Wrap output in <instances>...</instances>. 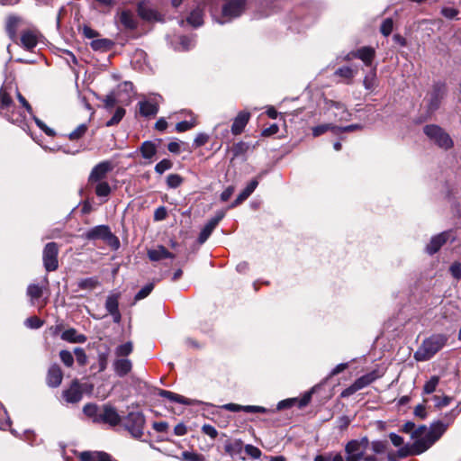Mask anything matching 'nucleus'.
<instances>
[{"instance_id":"nucleus-1","label":"nucleus","mask_w":461,"mask_h":461,"mask_svg":"<svg viewBox=\"0 0 461 461\" xmlns=\"http://www.w3.org/2000/svg\"><path fill=\"white\" fill-rule=\"evenodd\" d=\"M450 422L444 423L440 420L431 424L429 431L424 438L414 440L410 448L403 447L398 450L400 457H405L409 455H420L429 449L444 434Z\"/></svg>"},{"instance_id":"nucleus-2","label":"nucleus","mask_w":461,"mask_h":461,"mask_svg":"<svg viewBox=\"0 0 461 461\" xmlns=\"http://www.w3.org/2000/svg\"><path fill=\"white\" fill-rule=\"evenodd\" d=\"M4 112L5 117L12 123L17 124L23 130L28 126L26 122V115L23 111H16L13 103L7 86H2L0 89V113Z\"/></svg>"},{"instance_id":"nucleus-3","label":"nucleus","mask_w":461,"mask_h":461,"mask_svg":"<svg viewBox=\"0 0 461 461\" xmlns=\"http://www.w3.org/2000/svg\"><path fill=\"white\" fill-rule=\"evenodd\" d=\"M447 342V337L444 334H433L424 339L414 353L417 361H428L441 350Z\"/></svg>"},{"instance_id":"nucleus-4","label":"nucleus","mask_w":461,"mask_h":461,"mask_svg":"<svg viewBox=\"0 0 461 461\" xmlns=\"http://www.w3.org/2000/svg\"><path fill=\"white\" fill-rule=\"evenodd\" d=\"M369 444L367 437L348 441L345 446L346 461H379L375 455H365Z\"/></svg>"},{"instance_id":"nucleus-5","label":"nucleus","mask_w":461,"mask_h":461,"mask_svg":"<svg viewBox=\"0 0 461 461\" xmlns=\"http://www.w3.org/2000/svg\"><path fill=\"white\" fill-rule=\"evenodd\" d=\"M447 87L443 82H435L430 90L428 91L424 102L426 112L429 115L433 114L439 109L443 100L447 96Z\"/></svg>"},{"instance_id":"nucleus-6","label":"nucleus","mask_w":461,"mask_h":461,"mask_svg":"<svg viewBox=\"0 0 461 461\" xmlns=\"http://www.w3.org/2000/svg\"><path fill=\"white\" fill-rule=\"evenodd\" d=\"M146 419L141 411H130L122 419V425L132 438L140 439L144 434Z\"/></svg>"},{"instance_id":"nucleus-7","label":"nucleus","mask_w":461,"mask_h":461,"mask_svg":"<svg viewBox=\"0 0 461 461\" xmlns=\"http://www.w3.org/2000/svg\"><path fill=\"white\" fill-rule=\"evenodd\" d=\"M423 132L431 142L442 149L447 150L454 145L449 134L437 124L424 126Z\"/></svg>"},{"instance_id":"nucleus-8","label":"nucleus","mask_w":461,"mask_h":461,"mask_svg":"<svg viewBox=\"0 0 461 461\" xmlns=\"http://www.w3.org/2000/svg\"><path fill=\"white\" fill-rule=\"evenodd\" d=\"M222 5L221 17L217 20L221 24L230 22L239 17L244 11L247 0H225Z\"/></svg>"},{"instance_id":"nucleus-9","label":"nucleus","mask_w":461,"mask_h":461,"mask_svg":"<svg viewBox=\"0 0 461 461\" xmlns=\"http://www.w3.org/2000/svg\"><path fill=\"white\" fill-rule=\"evenodd\" d=\"M59 245L56 242H49L45 245L42 251L43 266L48 272L58 269L59 261Z\"/></svg>"},{"instance_id":"nucleus-10","label":"nucleus","mask_w":461,"mask_h":461,"mask_svg":"<svg viewBox=\"0 0 461 461\" xmlns=\"http://www.w3.org/2000/svg\"><path fill=\"white\" fill-rule=\"evenodd\" d=\"M97 419L98 423H105L109 424L111 427H115L122 423V417L120 416L114 407L105 404L103 406Z\"/></svg>"},{"instance_id":"nucleus-11","label":"nucleus","mask_w":461,"mask_h":461,"mask_svg":"<svg viewBox=\"0 0 461 461\" xmlns=\"http://www.w3.org/2000/svg\"><path fill=\"white\" fill-rule=\"evenodd\" d=\"M224 211H218L215 213V215L208 221V222L204 225V227L202 229L199 234L198 242L200 244L204 243L208 240L213 230L216 228L219 222L224 218Z\"/></svg>"},{"instance_id":"nucleus-12","label":"nucleus","mask_w":461,"mask_h":461,"mask_svg":"<svg viewBox=\"0 0 461 461\" xmlns=\"http://www.w3.org/2000/svg\"><path fill=\"white\" fill-rule=\"evenodd\" d=\"M113 169V162L109 160L102 161L93 167L88 180L91 183L102 181Z\"/></svg>"},{"instance_id":"nucleus-13","label":"nucleus","mask_w":461,"mask_h":461,"mask_svg":"<svg viewBox=\"0 0 461 461\" xmlns=\"http://www.w3.org/2000/svg\"><path fill=\"white\" fill-rule=\"evenodd\" d=\"M121 294H111L107 296L105 301V309L110 315L113 317V321L114 323H120L122 320V315L119 310V300Z\"/></svg>"},{"instance_id":"nucleus-14","label":"nucleus","mask_w":461,"mask_h":461,"mask_svg":"<svg viewBox=\"0 0 461 461\" xmlns=\"http://www.w3.org/2000/svg\"><path fill=\"white\" fill-rule=\"evenodd\" d=\"M451 238V231H443L438 235H435L431 238L429 244L426 246V252L429 255H434L437 253L441 247L447 243V241Z\"/></svg>"},{"instance_id":"nucleus-15","label":"nucleus","mask_w":461,"mask_h":461,"mask_svg":"<svg viewBox=\"0 0 461 461\" xmlns=\"http://www.w3.org/2000/svg\"><path fill=\"white\" fill-rule=\"evenodd\" d=\"M85 237L90 240H107L113 237L110 228L107 225H98L88 230Z\"/></svg>"},{"instance_id":"nucleus-16","label":"nucleus","mask_w":461,"mask_h":461,"mask_svg":"<svg viewBox=\"0 0 461 461\" xmlns=\"http://www.w3.org/2000/svg\"><path fill=\"white\" fill-rule=\"evenodd\" d=\"M62 396L68 403H77L81 401L83 393L79 383L76 380L73 381L68 389L63 391Z\"/></svg>"},{"instance_id":"nucleus-17","label":"nucleus","mask_w":461,"mask_h":461,"mask_svg":"<svg viewBox=\"0 0 461 461\" xmlns=\"http://www.w3.org/2000/svg\"><path fill=\"white\" fill-rule=\"evenodd\" d=\"M222 409L233 412L238 411H244L248 413H254V412H259V413H267L268 412V410L262 406H256V405H240L236 403H226L221 406Z\"/></svg>"},{"instance_id":"nucleus-18","label":"nucleus","mask_w":461,"mask_h":461,"mask_svg":"<svg viewBox=\"0 0 461 461\" xmlns=\"http://www.w3.org/2000/svg\"><path fill=\"white\" fill-rule=\"evenodd\" d=\"M328 109H335L333 113L334 117L339 121H348L351 117L350 113L348 111L344 104L333 100H327L325 102Z\"/></svg>"},{"instance_id":"nucleus-19","label":"nucleus","mask_w":461,"mask_h":461,"mask_svg":"<svg viewBox=\"0 0 461 461\" xmlns=\"http://www.w3.org/2000/svg\"><path fill=\"white\" fill-rule=\"evenodd\" d=\"M138 14L146 21H158L159 14L154 10L148 1H140L137 6Z\"/></svg>"},{"instance_id":"nucleus-20","label":"nucleus","mask_w":461,"mask_h":461,"mask_svg":"<svg viewBox=\"0 0 461 461\" xmlns=\"http://www.w3.org/2000/svg\"><path fill=\"white\" fill-rule=\"evenodd\" d=\"M80 461H117L106 452L103 451H83L79 454Z\"/></svg>"},{"instance_id":"nucleus-21","label":"nucleus","mask_w":461,"mask_h":461,"mask_svg":"<svg viewBox=\"0 0 461 461\" xmlns=\"http://www.w3.org/2000/svg\"><path fill=\"white\" fill-rule=\"evenodd\" d=\"M353 57L361 59L366 67H373L375 51L371 47H362L352 51Z\"/></svg>"},{"instance_id":"nucleus-22","label":"nucleus","mask_w":461,"mask_h":461,"mask_svg":"<svg viewBox=\"0 0 461 461\" xmlns=\"http://www.w3.org/2000/svg\"><path fill=\"white\" fill-rule=\"evenodd\" d=\"M158 394L161 397L167 398L171 402H178V403H181L184 405H196V404L203 403L200 401L191 400V399L185 398L180 394H177L176 393L167 391V390H160Z\"/></svg>"},{"instance_id":"nucleus-23","label":"nucleus","mask_w":461,"mask_h":461,"mask_svg":"<svg viewBox=\"0 0 461 461\" xmlns=\"http://www.w3.org/2000/svg\"><path fill=\"white\" fill-rule=\"evenodd\" d=\"M62 378L63 373L61 368L57 364L50 366L47 374L48 385L50 387H58L61 384Z\"/></svg>"},{"instance_id":"nucleus-24","label":"nucleus","mask_w":461,"mask_h":461,"mask_svg":"<svg viewBox=\"0 0 461 461\" xmlns=\"http://www.w3.org/2000/svg\"><path fill=\"white\" fill-rule=\"evenodd\" d=\"M258 185V180L257 178L252 179L247 186L240 193L237 198L231 203L230 208H234L243 203L249 196L255 191Z\"/></svg>"},{"instance_id":"nucleus-25","label":"nucleus","mask_w":461,"mask_h":461,"mask_svg":"<svg viewBox=\"0 0 461 461\" xmlns=\"http://www.w3.org/2000/svg\"><path fill=\"white\" fill-rule=\"evenodd\" d=\"M250 118V113L248 112H240L238 115L235 117L233 123L231 125V132L234 135L240 134L247 123L249 122Z\"/></svg>"},{"instance_id":"nucleus-26","label":"nucleus","mask_w":461,"mask_h":461,"mask_svg":"<svg viewBox=\"0 0 461 461\" xmlns=\"http://www.w3.org/2000/svg\"><path fill=\"white\" fill-rule=\"evenodd\" d=\"M60 338L62 340L69 343H85L87 340L86 335L78 333L74 328H69L64 330Z\"/></svg>"},{"instance_id":"nucleus-27","label":"nucleus","mask_w":461,"mask_h":461,"mask_svg":"<svg viewBox=\"0 0 461 461\" xmlns=\"http://www.w3.org/2000/svg\"><path fill=\"white\" fill-rule=\"evenodd\" d=\"M382 375L379 373L378 370H373L359 378H357L354 383L356 384L357 389L361 390L366 386H368L370 384L375 382L376 379L381 377Z\"/></svg>"},{"instance_id":"nucleus-28","label":"nucleus","mask_w":461,"mask_h":461,"mask_svg":"<svg viewBox=\"0 0 461 461\" xmlns=\"http://www.w3.org/2000/svg\"><path fill=\"white\" fill-rule=\"evenodd\" d=\"M21 42L24 49L32 50L38 44V35L33 31H24L21 35Z\"/></svg>"},{"instance_id":"nucleus-29","label":"nucleus","mask_w":461,"mask_h":461,"mask_svg":"<svg viewBox=\"0 0 461 461\" xmlns=\"http://www.w3.org/2000/svg\"><path fill=\"white\" fill-rule=\"evenodd\" d=\"M148 257L151 261H159L164 258H175V256L162 245L148 250Z\"/></svg>"},{"instance_id":"nucleus-30","label":"nucleus","mask_w":461,"mask_h":461,"mask_svg":"<svg viewBox=\"0 0 461 461\" xmlns=\"http://www.w3.org/2000/svg\"><path fill=\"white\" fill-rule=\"evenodd\" d=\"M132 367L131 361L128 358H119L113 362V369L116 375L123 377L128 375Z\"/></svg>"},{"instance_id":"nucleus-31","label":"nucleus","mask_w":461,"mask_h":461,"mask_svg":"<svg viewBox=\"0 0 461 461\" xmlns=\"http://www.w3.org/2000/svg\"><path fill=\"white\" fill-rule=\"evenodd\" d=\"M140 113L142 116H155L158 112V103L150 100H144L139 103Z\"/></svg>"},{"instance_id":"nucleus-32","label":"nucleus","mask_w":461,"mask_h":461,"mask_svg":"<svg viewBox=\"0 0 461 461\" xmlns=\"http://www.w3.org/2000/svg\"><path fill=\"white\" fill-rule=\"evenodd\" d=\"M244 447L245 446L241 439H234L227 442L224 446V449L228 455L233 457L240 456L242 453Z\"/></svg>"},{"instance_id":"nucleus-33","label":"nucleus","mask_w":461,"mask_h":461,"mask_svg":"<svg viewBox=\"0 0 461 461\" xmlns=\"http://www.w3.org/2000/svg\"><path fill=\"white\" fill-rule=\"evenodd\" d=\"M313 137H319L328 131H330L334 135H339V126L332 123H325L313 127L312 129Z\"/></svg>"},{"instance_id":"nucleus-34","label":"nucleus","mask_w":461,"mask_h":461,"mask_svg":"<svg viewBox=\"0 0 461 461\" xmlns=\"http://www.w3.org/2000/svg\"><path fill=\"white\" fill-rule=\"evenodd\" d=\"M363 85L366 90L372 91L377 86L376 65L365 76Z\"/></svg>"},{"instance_id":"nucleus-35","label":"nucleus","mask_w":461,"mask_h":461,"mask_svg":"<svg viewBox=\"0 0 461 461\" xmlns=\"http://www.w3.org/2000/svg\"><path fill=\"white\" fill-rule=\"evenodd\" d=\"M120 22L126 29L133 30L137 27L135 18L133 14L129 11L122 12L120 15Z\"/></svg>"},{"instance_id":"nucleus-36","label":"nucleus","mask_w":461,"mask_h":461,"mask_svg":"<svg viewBox=\"0 0 461 461\" xmlns=\"http://www.w3.org/2000/svg\"><path fill=\"white\" fill-rule=\"evenodd\" d=\"M27 295L31 299V303L34 304L43 294V289L41 286L36 284H31L27 287Z\"/></svg>"},{"instance_id":"nucleus-37","label":"nucleus","mask_w":461,"mask_h":461,"mask_svg":"<svg viewBox=\"0 0 461 461\" xmlns=\"http://www.w3.org/2000/svg\"><path fill=\"white\" fill-rule=\"evenodd\" d=\"M140 153L144 158L150 159L157 153V147L151 141H144L140 146Z\"/></svg>"},{"instance_id":"nucleus-38","label":"nucleus","mask_w":461,"mask_h":461,"mask_svg":"<svg viewBox=\"0 0 461 461\" xmlns=\"http://www.w3.org/2000/svg\"><path fill=\"white\" fill-rule=\"evenodd\" d=\"M113 45V42L109 39H97L91 42L92 49L100 51L109 50Z\"/></svg>"},{"instance_id":"nucleus-39","label":"nucleus","mask_w":461,"mask_h":461,"mask_svg":"<svg viewBox=\"0 0 461 461\" xmlns=\"http://www.w3.org/2000/svg\"><path fill=\"white\" fill-rule=\"evenodd\" d=\"M77 285L80 289L93 290L100 285V282L97 277H87L79 280Z\"/></svg>"},{"instance_id":"nucleus-40","label":"nucleus","mask_w":461,"mask_h":461,"mask_svg":"<svg viewBox=\"0 0 461 461\" xmlns=\"http://www.w3.org/2000/svg\"><path fill=\"white\" fill-rule=\"evenodd\" d=\"M83 412L89 418L93 419L94 422L98 423V416L101 412L96 404L87 403L83 408Z\"/></svg>"},{"instance_id":"nucleus-41","label":"nucleus","mask_w":461,"mask_h":461,"mask_svg":"<svg viewBox=\"0 0 461 461\" xmlns=\"http://www.w3.org/2000/svg\"><path fill=\"white\" fill-rule=\"evenodd\" d=\"M187 23L193 25L194 27H199L203 24V13L197 8L191 12L190 15L187 17Z\"/></svg>"},{"instance_id":"nucleus-42","label":"nucleus","mask_w":461,"mask_h":461,"mask_svg":"<svg viewBox=\"0 0 461 461\" xmlns=\"http://www.w3.org/2000/svg\"><path fill=\"white\" fill-rule=\"evenodd\" d=\"M125 115V109L118 107L113 117L105 122L107 127H112L118 124Z\"/></svg>"},{"instance_id":"nucleus-43","label":"nucleus","mask_w":461,"mask_h":461,"mask_svg":"<svg viewBox=\"0 0 461 461\" xmlns=\"http://www.w3.org/2000/svg\"><path fill=\"white\" fill-rule=\"evenodd\" d=\"M111 193V187L107 182L99 181L95 186V194L99 197H107Z\"/></svg>"},{"instance_id":"nucleus-44","label":"nucleus","mask_w":461,"mask_h":461,"mask_svg":"<svg viewBox=\"0 0 461 461\" xmlns=\"http://www.w3.org/2000/svg\"><path fill=\"white\" fill-rule=\"evenodd\" d=\"M439 383V377L433 375L429 381L426 382L423 387V393L430 394L436 391V388Z\"/></svg>"},{"instance_id":"nucleus-45","label":"nucleus","mask_w":461,"mask_h":461,"mask_svg":"<svg viewBox=\"0 0 461 461\" xmlns=\"http://www.w3.org/2000/svg\"><path fill=\"white\" fill-rule=\"evenodd\" d=\"M132 349H133L132 343L128 341V342L122 344L116 348L115 355L117 357H127L132 352Z\"/></svg>"},{"instance_id":"nucleus-46","label":"nucleus","mask_w":461,"mask_h":461,"mask_svg":"<svg viewBox=\"0 0 461 461\" xmlns=\"http://www.w3.org/2000/svg\"><path fill=\"white\" fill-rule=\"evenodd\" d=\"M369 447L375 454H384L387 449L386 441L374 440L370 442Z\"/></svg>"},{"instance_id":"nucleus-47","label":"nucleus","mask_w":461,"mask_h":461,"mask_svg":"<svg viewBox=\"0 0 461 461\" xmlns=\"http://www.w3.org/2000/svg\"><path fill=\"white\" fill-rule=\"evenodd\" d=\"M11 426V420L7 415L5 409L0 402V429L5 430Z\"/></svg>"},{"instance_id":"nucleus-48","label":"nucleus","mask_w":461,"mask_h":461,"mask_svg":"<svg viewBox=\"0 0 461 461\" xmlns=\"http://www.w3.org/2000/svg\"><path fill=\"white\" fill-rule=\"evenodd\" d=\"M183 181V177L178 174H170L167 177V185L169 188H177Z\"/></svg>"},{"instance_id":"nucleus-49","label":"nucleus","mask_w":461,"mask_h":461,"mask_svg":"<svg viewBox=\"0 0 461 461\" xmlns=\"http://www.w3.org/2000/svg\"><path fill=\"white\" fill-rule=\"evenodd\" d=\"M86 131L87 125L86 123H82L69 133L68 138L71 140H78L86 132Z\"/></svg>"},{"instance_id":"nucleus-50","label":"nucleus","mask_w":461,"mask_h":461,"mask_svg":"<svg viewBox=\"0 0 461 461\" xmlns=\"http://www.w3.org/2000/svg\"><path fill=\"white\" fill-rule=\"evenodd\" d=\"M59 357L61 362L68 367H71L74 364V357L68 350H61L59 352Z\"/></svg>"},{"instance_id":"nucleus-51","label":"nucleus","mask_w":461,"mask_h":461,"mask_svg":"<svg viewBox=\"0 0 461 461\" xmlns=\"http://www.w3.org/2000/svg\"><path fill=\"white\" fill-rule=\"evenodd\" d=\"M173 167L171 160L164 158L155 166V171L158 175H162L165 171L170 169Z\"/></svg>"},{"instance_id":"nucleus-52","label":"nucleus","mask_w":461,"mask_h":461,"mask_svg":"<svg viewBox=\"0 0 461 461\" xmlns=\"http://www.w3.org/2000/svg\"><path fill=\"white\" fill-rule=\"evenodd\" d=\"M196 125V121L194 119H192L190 121H182L176 123V130L178 132H184L192 128H194Z\"/></svg>"},{"instance_id":"nucleus-53","label":"nucleus","mask_w":461,"mask_h":461,"mask_svg":"<svg viewBox=\"0 0 461 461\" xmlns=\"http://www.w3.org/2000/svg\"><path fill=\"white\" fill-rule=\"evenodd\" d=\"M182 460L183 461H205V457L194 452L184 451L182 453Z\"/></svg>"},{"instance_id":"nucleus-54","label":"nucleus","mask_w":461,"mask_h":461,"mask_svg":"<svg viewBox=\"0 0 461 461\" xmlns=\"http://www.w3.org/2000/svg\"><path fill=\"white\" fill-rule=\"evenodd\" d=\"M154 285L152 283H149L143 286L135 295L134 299L135 301H140L144 298H146L153 290Z\"/></svg>"},{"instance_id":"nucleus-55","label":"nucleus","mask_w":461,"mask_h":461,"mask_svg":"<svg viewBox=\"0 0 461 461\" xmlns=\"http://www.w3.org/2000/svg\"><path fill=\"white\" fill-rule=\"evenodd\" d=\"M335 75L347 79H351L355 76V72L350 67L346 66L339 68L335 71Z\"/></svg>"},{"instance_id":"nucleus-56","label":"nucleus","mask_w":461,"mask_h":461,"mask_svg":"<svg viewBox=\"0 0 461 461\" xmlns=\"http://www.w3.org/2000/svg\"><path fill=\"white\" fill-rule=\"evenodd\" d=\"M77 362L79 366H84L87 363V356L82 348H76L74 349Z\"/></svg>"},{"instance_id":"nucleus-57","label":"nucleus","mask_w":461,"mask_h":461,"mask_svg":"<svg viewBox=\"0 0 461 461\" xmlns=\"http://www.w3.org/2000/svg\"><path fill=\"white\" fill-rule=\"evenodd\" d=\"M24 324L30 329H40L43 325V321L37 316H31L25 320Z\"/></svg>"},{"instance_id":"nucleus-58","label":"nucleus","mask_w":461,"mask_h":461,"mask_svg":"<svg viewBox=\"0 0 461 461\" xmlns=\"http://www.w3.org/2000/svg\"><path fill=\"white\" fill-rule=\"evenodd\" d=\"M449 273L456 281L461 280V263L459 261L453 262L449 267Z\"/></svg>"},{"instance_id":"nucleus-59","label":"nucleus","mask_w":461,"mask_h":461,"mask_svg":"<svg viewBox=\"0 0 461 461\" xmlns=\"http://www.w3.org/2000/svg\"><path fill=\"white\" fill-rule=\"evenodd\" d=\"M393 19L386 18L381 25L380 32L384 36L387 37L391 34V32L393 31Z\"/></svg>"},{"instance_id":"nucleus-60","label":"nucleus","mask_w":461,"mask_h":461,"mask_svg":"<svg viewBox=\"0 0 461 461\" xmlns=\"http://www.w3.org/2000/svg\"><path fill=\"white\" fill-rule=\"evenodd\" d=\"M244 451L248 456H249L253 459H258L261 456V450L253 445H246L244 447Z\"/></svg>"},{"instance_id":"nucleus-61","label":"nucleus","mask_w":461,"mask_h":461,"mask_svg":"<svg viewBox=\"0 0 461 461\" xmlns=\"http://www.w3.org/2000/svg\"><path fill=\"white\" fill-rule=\"evenodd\" d=\"M432 400L434 401L435 407L442 408L447 406L450 403L452 398L449 396L440 397L438 395H434Z\"/></svg>"},{"instance_id":"nucleus-62","label":"nucleus","mask_w":461,"mask_h":461,"mask_svg":"<svg viewBox=\"0 0 461 461\" xmlns=\"http://www.w3.org/2000/svg\"><path fill=\"white\" fill-rule=\"evenodd\" d=\"M249 149V145L246 142L240 141L233 145L232 152L235 157L244 154Z\"/></svg>"},{"instance_id":"nucleus-63","label":"nucleus","mask_w":461,"mask_h":461,"mask_svg":"<svg viewBox=\"0 0 461 461\" xmlns=\"http://www.w3.org/2000/svg\"><path fill=\"white\" fill-rule=\"evenodd\" d=\"M18 23V18L15 16H9L6 23V31L10 36L15 33V28Z\"/></svg>"},{"instance_id":"nucleus-64","label":"nucleus","mask_w":461,"mask_h":461,"mask_svg":"<svg viewBox=\"0 0 461 461\" xmlns=\"http://www.w3.org/2000/svg\"><path fill=\"white\" fill-rule=\"evenodd\" d=\"M179 44L182 50H188L194 46V41L190 37L181 36L179 39Z\"/></svg>"}]
</instances>
